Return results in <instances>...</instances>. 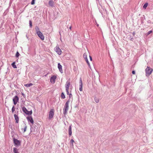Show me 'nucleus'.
<instances>
[{"label": "nucleus", "instance_id": "1", "mask_svg": "<svg viewBox=\"0 0 153 153\" xmlns=\"http://www.w3.org/2000/svg\"><path fill=\"white\" fill-rule=\"evenodd\" d=\"M70 101L69 100L67 101L65 103V106L63 108V114L64 115L66 114H67V111L68 109L69 105L68 104L69 103Z\"/></svg>", "mask_w": 153, "mask_h": 153}, {"label": "nucleus", "instance_id": "2", "mask_svg": "<svg viewBox=\"0 0 153 153\" xmlns=\"http://www.w3.org/2000/svg\"><path fill=\"white\" fill-rule=\"evenodd\" d=\"M153 70L150 67L147 66V68L146 69L145 71L146 73V75L147 76H149L152 73Z\"/></svg>", "mask_w": 153, "mask_h": 153}, {"label": "nucleus", "instance_id": "3", "mask_svg": "<svg viewBox=\"0 0 153 153\" xmlns=\"http://www.w3.org/2000/svg\"><path fill=\"white\" fill-rule=\"evenodd\" d=\"M22 110L27 115H31L32 113V111H28L25 107H23L22 108Z\"/></svg>", "mask_w": 153, "mask_h": 153}, {"label": "nucleus", "instance_id": "4", "mask_svg": "<svg viewBox=\"0 0 153 153\" xmlns=\"http://www.w3.org/2000/svg\"><path fill=\"white\" fill-rule=\"evenodd\" d=\"M13 141L15 144V145L16 146H19L20 145L21 142L20 141L17 139L14 138H13Z\"/></svg>", "mask_w": 153, "mask_h": 153}, {"label": "nucleus", "instance_id": "5", "mask_svg": "<svg viewBox=\"0 0 153 153\" xmlns=\"http://www.w3.org/2000/svg\"><path fill=\"white\" fill-rule=\"evenodd\" d=\"M70 83L69 81H68L66 83L65 85V87L66 88V91L67 94H68V89L70 85Z\"/></svg>", "mask_w": 153, "mask_h": 153}, {"label": "nucleus", "instance_id": "6", "mask_svg": "<svg viewBox=\"0 0 153 153\" xmlns=\"http://www.w3.org/2000/svg\"><path fill=\"white\" fill-rule=\"evenodd\" d=\"M54 114V110L53 109H51L49 112L48 119L51 120Z\"/></svg>", "mask_w": 153, "mask_h": 153}, {"label": "nucleus", "instance_id": "7", "mask_svg": "<svg viewBox=\"0 0 153 153\" xmlns=\"http://www.w3.org/2000/svg\"><path fill=\"white\" fill-rule=\"evenodd\" d=\"M54 50L59 55L61 54L62 51L58 45H57L56 46V47L54 48Z\"/></svg>", "mask_w": 153, "mask_h": 153}, {"label": "nucleus", "instance_id": "8", "mask_svg": "<svg viewBox=\"0 0 153 153\" xmlns=\"http://www.w3.org/2000/svg\"><path fill=\"white\" fill-rule=\"evenodd\" d=\"M19 100V98L17 96L14 97L13 98V100L14 105H16Z\"/></svg>", "mask_w": 153, "mask_h": 153}, {"label": "nucleus", "instance_id": "9", "mask_svg": "<svg viewBox=\"0 0 153 153\" xmlns=\"http://www.w3.org/2000/svg\"><path fill=\"white\" fill-rule=\"evenodd\" d=\"M38 36L40 38V39L42 40H44V36L43 35L42 33L41 32H38L36 33Z\"/></svg>", "mask_w": 153, "mask_h": 153}, {"label": "nucleus", "instance_id": "10", "mask_svg": "<svg viewBox=\"0 0 153 153\" xmlns=\"http://www.w3.org/2000/svg\"><path fill=\"white\" fill-rule=\"evenodd\" d=\"M56 78V76L53 75L50 78V81L52 84H54L55 83V80Z\"/></svg>", "mask_w": 153, "mask_h": 153}, {"label": "nucleus", "instance_id": "11", "mask_svg": "<svg viewBox=\"0 0 153 153\" xmlns=\"http://www.w3.org/2000/svg\"><path fill=\"white\" fill-rule=\"evenodd\" d=\"M27 119L29 122H30L32 124H33V118L31 116H28L27 117Z\"/></svg>", "mask_w": 153, "mask_h": 153}, {"label": "nucleus", "instance_id": "12", "mask_svg": "<svg viewBox=\"0 0 153 153\" xmlns=\"http://www.w3.org/2000/svg\"><path fill=\"white\" fill-rule=\"evenodd\" d=\"M58 67L59 69V71L61 72V73H63V71L62 68V67L59 63L58 64Z\"/></svg>", "mask_w": 153, "mask_h": 153}, {"label": "nucleus", "instance_id": "13", "mask_svg": "<svg viewBox=\"0 0 153 153\" xmlns=\"http://www.w3.org/2000/svg\"><path fill=\"white\" fill-rule=\"evenodd\" d=\"M68 134L69 135L71 136L72 134L71 131V125L68 128Z\"/></svg>", "mask_w": 153, "mask_h": 153}, {"label": "nucleus", "instance_id": "14", "mask_svg": "<svg viewBox=\"0 0 153 153\" xmlns=\"http://www.w3.org/2000/svg\"><path fill=\"white\" fill-rule=\"evenodd\" d=\"M14 116L15 120L16 121V122L17 123H18L19 119L18 116L16 114H14Z\"/></svg>", "mask_w": 153, "mask_h": 153}, {"label": "nucleus", "instance_id": "15", "mask_svg": "<svg viewBox=\"0 0 153 153\" xmlns=\"http://www.w3.org/2000/svg\"><path fill=\"white\" fill-rule=\"evenodd\" d=\"M49 5L51 7H53V2L52 0H50L49 2Z\"/></svg>", "mask_w": 153, "mask_h": 153}, {"label": "nucleus", "instance_id": "16", "mask_svg": "<svg viewBox=\"0 0 153 153\" xmlns=\"http://www.w3.org/2000/svg\"><path fill=\"white\" fill-rule=\"evenodd\" d=\"M35 29L36 30V33H37L38 32H39L40 31L39 30V28L37 26H36L35 27Z\"/></svg>", "mask_w": 153, "mask_h": 153}, {"label": "nucleus", "instance_id": "17", "mask_svg": "<svg viewBox=\"0 0 153 153\" xmlns=\"http://www.w3.org/2000/svg\"><path fill=\"white\" fill-rule=\"evenodd\" d=\"M13 152L14 153H19L18 152V149L15 147L13 148Z\"/></svg>", "mask_w": 153, "mask_h": 153}, {"label": "nucleus", "instance_id": "18", "mask_svg": "<svg viewBox=\"0 0 153 153\" xmlns=\"http://www.w3.org/2000/svg\"><path fill=\"white\" fill-rule=\"evenodd\" d=\"M32 85H33V84L31 83H30L29 84H25L24 85L27 87H30V86H32Z\"/></svg>", "mask_w": 153, "mask_h": 153}, {"label": "nucleus", "instance_id": "19", "mask_svg": "<svg viewBox=\"0 0 153 153\" xmlns=\"http://www.w3.org/2000/svg\"><path fill=\"white\" fill-rule=\"evenodd\" d=\"M82 83L81 78H80V80L79 81V87L82 88Z\"/></svg>", "mask_w": 153, "mask_h": 153}, {"label": "nucleus", "instance_id": "20", "mask_svg": "<svg viewBox=\"0 0 153 153\" xmlns=\"http://www.w3.org/2000/svg\"><path fill=\"white\" fill-rule=\"evenodd\" d=\"M11 65L14 68H17L16 65H15V62H13L11 64Z\"/></svg>", "mask_w": 153, "mask_h": 153}, {"label": "nucleus", "instance_id": "21", "mask_svg": "<svg viewBox=\"0 0 153 153\" xmlns=\"http://www.w3.org/2000/svg\"><path fill=\"white\" fill-rule=\"evenodd\" d=\"M148 5V4L147 3H146L143 6V8L144 9H146L147 7V6Z\"/></svg>", "mask_w": 153, "mask_h": 153}, {"label": "nucleus", "instance_id": "22", "mask_svg": "<svg viewBox=\"0 0 153 153\" xmlns=\"http://www.w3.org/2000/svg\"><path fill=\"white\" fill-rule=\"evenodd\" d=\"M61 97L62 99H65V96L63 93H62L61 94Z\"/></svg>", "mask_w": 153, "mask_h": 153}, {"label": "nucleus", "instance_id": "23", "mask_svg": "<svg viewBox=\"0 0 153 153\" xmlns=\"http://www.w3.org/2000/svg\"><path fill=\"white\" fill-rule=\"evenodd\" d=\"M83 57L85 59H86L87 58V55L85 53H84L83 54Z\"/></svg>", "mask_w": 153, "mask_h": 153}, {"label": "nucleus", "instance_id": "24", "mask_svg": "<svg viewBox=\"0 0 153 153\" xmlns=\"http://www.w3.org/2000/svg\"><path fill=\"white\" fill-rule=\"evenodd\" d=\"M25 126L24 128V129L22 128V130H23V132H24L26 131V130L27 128V126H26V125L25 124Z\"/></svg>", "mask_w": 153, "mask_h": 153}, {"label": "nucleus", "instance_id": "25", "mask_svg": "<svg viewBox=\"0 0 153 153\" xmlns=\"http://www.w3.org/2000/svg\"><path fill=\"white\" fill-rule=\"evenodd\" d=\"M94 100L96 102L98 103L99 102V99L97 98L96 97H95L94 98Z\"/></svg>", "mask_w": 153, "mask_h": 153}, {"label": "nucleus", "instance_id": "26", "mask_svg": "<svg viewBox=\"0 0 153 153\" xmlns=\"http://www.w3.org/2000/svg\"><path fill=\"white\" fill-rule=\"evenodd\" d=\"M29 25H30V27H32V22L31 20H30L29 21Z\"/></svg>", "mask_w": 153, "mask_h": 153}, {"label": "nucleus", "instance_id": "27", "mask_svg": "<svg viewBox=\"0 0 153 153\" xmlns=\"http://www.w3.org/2000/svg\"><path fill=\"white\" fill-rule=\"evenodd\" d=\"M20 55L19 53L17 51L16 54V57H18Z\"/></svg>", "mask_w": 153, "mask_h": 153}, {"label": "nucleus", "instance_id": "28", "mask_svg": "<svg viewBox=\"0 0 153 153\" xmlns=\"http://www.w3.org/2000/svg\"><path fill=\"white\" fill-rule=\"evenodd\" d=\"M15 107L14 106H13L12 108V112L13 113L14 112V111H15Z\"/></svg>", "mask_w": 153, "mask_h": 153}, {"label": "nucleus", "instance_id": "29", "mask_svg": "<svg viewBox=\"0 0 153 153\" xmlns=\"http://www.w3.org/2000/svg\"><path fill=\"white\" fill-rule=\"evenodd\" d=\"M67 94L68 95H69V98H71V97L72 96V95L71 93H68V94Z\"/></svg>", "mask_w": 153, "mask_h": 153}, {"label": "nucleus", "instance_id": "30", "mask_svg": "<svg viewBox=\"0 0 153 153\" xmlns=\"http://www.w3.org/2000/svg\"><path fill=\"white\" fill-rule=\"evenodd\" d=\"M70 142L71 143L72 146H73V143L74 142V140L73 139H71L70 141Z\"/></svg>", "mask_w": 153, "mask_h": 153}, {"label": "nucleus", "instance_id": "31", "mask_svg": "<svg viewBox=\"0 0 153 153\" xmlns=\"http://www.w3.org/2000/svg\"><path fill=\"white\" fill-rule=\"evenodd\" d=\"M34 1H35V0H32V1L31 2V4H32V5L34 4H35Z\"/></svg>", "mask_w": 153, "mask_h": 153}, {"label": "nucleus", "instance_id": "32", "mask_svg": "<svg viewBox=\"0 0 153 153\" xmlns=\"http://www.w3.org/2000/svg\"><path fill=\"white\" fill-rule=\"evenodd\" d=\"M152 32V31L150 30L148 32V34H149Z\"/></svg>", "mask_w": 153, "mask_h": 153}, {"label": "nucleus", "instance_id": "33", "mask_svg": "<svg viewBox=\"0 0 153 153\" xmlns=\"http://www.w3.org/2000/svg\"><path fill=\"white\" fill-rule=\"evenodd\" d=\"M132 73L133 74H135V71H132Z\"/></svg>", "mask_w": 153, "mask_h": 153}, {"label": "nucleus", "instance_id": "34", "mask_svg": "<svg viewBox=\"0 0 153 153\" xmlns=\"http://www.w3.org/2000/svg\"><path fill=\"white\" fill-rule=\"evenodd\" d=\"M82 88H81V87H79V90L80 91H82Z\"/></svg>", "mask_w": 153, "mask_h": 153}, {"label": "nucleus", "instance_id": "35", "mask_svg": "<svg viewBox=\"0 0 153 153\" xmlns=\"http://www.w3.org/2000/svg\"><path fill=\"white\" fill-rule=\"evenodd\" d=\"M89 57H90V60L91 61H92V57L90 56H89Z\"/></svg>", "mask_w": 153, "mask_h": 153}, {"label": "nucleus", "instance_id": "36", "mask_svg": "<svg viewBox=\"0 0 153 153\" xmlns=\"http://www.w3.org/2000/svg\"><path fill=\"white\" fill-rule=\"evenodd\" d=\"M87 64H88V65L89 66H90V63H89V62H88H88H87Z\"/></svg>", "mask_w": 153, "mask_h": 153}, {"label": "nucleus", "instance_id": "37", "mask_svg": "<svg viewBox=\"0 0 153 153\" xmlns=\"http://www.w3.org/2000/svg\"><path fill=\"white\" fill-rule=\"evenodd\" d=\"M22 95L24 97H25V95L23 93H22Z\"/></svg>", "mask_w": 153, "mask_h": 153}, {"label": "nucleus", "instance_id": "38", "mask_svg": "<svg viewBox=\"0 0 153 153\" xmlns=\"http://www.w3.org/2000/svg\"><path fill=\"white\" fill-rule=\"evenodd\" d=\"M85 59V60L86 61V62H88V59H87V58L86 59Z\"/></svg>", "mask_w": 153, "mask_h": 153}, {"label": "nucleus", "instance_id": "39", "mask_svg": "<svg viewBox=\"0 0 153 153\" xmlns=\"http://www.w3.org/2000/svg\"><path fill=\"white\" fill-rule=\"evenodd\" d=\"M130 40L131 41H133V38H131L130 39Z\"/></svg>", "mask_w": 153, "mask_h": 153}, {"label": "nucleus", "instance_id": "40", "mask_svg": "<svg viewBox=\"0 0 153 153\" xmlns=\"http://www.w3.org/2000/svg\"><path fill=\"white\" fill-rule=\"evenodd\" d=\"M135 33L134 32L133 33V35H134V34H135Z\"/></svg>", "mask_w": 153, "mask_h": 153}, {"label": "nucleus", "instance_id": "41", "mask_svg": "<svg viewBox=\"0 0 153 153\" xmlns=\"http://www.w3.org/2000/svg\"><path fill=\"white\" fill-rule=\"evenodd\" d=\"M71 27H70V29H71Z\"/></svg>", "mask_w": 153, "mask_h": 153}]
</instances>
